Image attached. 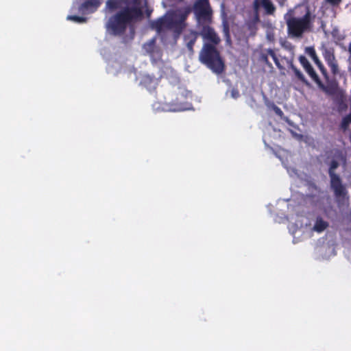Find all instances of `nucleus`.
I'll return each mask as SVG.
<instances>
[{
    "label": "nucleus",
    "instance_id": "cd10ccee",
    "mask_svg": "<svg viewBox=\"0 0 351 351\" xmlns=\"http://www.w3.org/2000/svg\"><path fill=\"white\" fill-rule=\"evenodd\" d=\"M340 89L335 87H328L324 88L325 92L328 95L333 97Z\"/></svg>",
    "mask_w": 351,
    "mask_h": 351
},
{
    "label": "nucleus",
    "instance_id": "f704fd0d",
    "mask_svg": "<svg viewBox=\"0 0 351 351\" xmlns=\"http://www.w3.org/2000/svg\"><path fill=\"white\" fill-rule=\"evenodd\" d=\"M184 110H191V108H185Z\"/></svg>",
    "mask_w": 351,
    "mask_h": 351
},
{
    "label": "nucleus",
    "instance_id": "4be33fe9",
    "mask_svg": "<svg viewBox=\"0 0 351 351\" xmlns=\"http://www.w3.org/2000/svg\"><path fill=\"white\" fill-rule=\"evenodd\" d=\"M268 53L267 51V49L263 50L260 55V60L265 63L267 66L269 67H272L271 63L269 61L268 59Z\"/></svg>",
    "mask_w": 351,
    "mask_h": 351
},
{
    "label": "nucleus",
    "instance_id": "f03ea898",
    "mask_svg": "<svg viewBox=\"0 0 351 351\" xmlns=\"http://www.w3.org/2000/svg\"><path fill=\"white\" fill-rule=\"evenodd\" d=\"M199 60L217 74H221L224 71V62L215 45L210 43H204L199 52Z\"/></svg>",
    "mask_w": 351,
    "mask_h": 351
},
{
    "label": "nucleus",
    "instance_id": "b1692460",
    "mask_svg": "<svg viewBox=\"0 0 351 351\" xmlns=\"http://www.w3.org/2000/svg\"><path fill=\"white\" fill-rule=\"evenodd\" d=\"M66 19L77 23H82L86 21V18L76 15H69L67 16Z\"/></svg>",
    "mask_w": 351,
    "mask_h": 351
},
{
    "label": "nucleus",
    "instance_id": "6ab92c4d",
    "mask_svg": "<svg viewBox=\"0 0 351 351\" xmlns=\"http://www.w3.org/2000/svg\"><path fill=\"white\" fill-rule=\"evenodd\" d=\"M300 64L302 66L306 72L311 70L313 66L304 56H300L298 58Z\"/></svg>",
    "mask_w": 351,
    "mask_h": 351
},
{
    "label": "nucleus",
    "instance_id": "2f4dec72",
    "mask_svg": "<svg viewBox=\"0 0 351 351\" xmlns=\"http://www.w3.org/2000/svg\"><path fill=\"white\" fill-rule=\"evenodd\" d=\"M348 51L351 56V41H350V43L349 44V46H348Z\"/></svg>",
    "mask_w": 351,
    "mask_h": 351
},
{
    "label": "nucleus",
    "instance_id": "a878e982",
    "mask_svg": "<svg viewBox=\"0 0 351 351\" xmlns=\"http://www.w3.org/2000/svg\"><path fill=\"white\" fill-rule=\"evenodd\" d=\"M291 69L293 71L295 75L299 80H300L301 82H306L304 75L299 69H298L293 65H292Z\"/></svg>",
    "mask_w": 351,
    "mask_h": 351
},
{
    "label": "nucleus",
    "instance_id": "9b49d317",
    "mask_svg": "<svg viewBox=\"0 0 351 351\" xmlns=\"http://www.w3.org/2000/svg\"><path fill=\"white\" fill-rule=\"evenodd\" d=\"M253 6L256 10H258L260 8H263L265 13L268 15L274 14L276 11V7L271 0H254Z\"/></svg>",
    "mask_w": 351,
    "mask_h": 351
},
{
    "label": "nucleus",
    "instance_id": "412c9836",
    "mask_svg": "<svg viewBox=\"0 0 351 351\" xmlns=\"http://www.w3.org/2000/svg\"><path fill=\"white\" fill-rule=\"evenodd\" d=\"M223 34L226 38V40L227 43H230L231 38H230V27L228 22L224 21L223 23Z\"/></svg>",
    "mask_w": 351,
    "mask_h": 351
},
{
    "label": "nucleus",
    "instance_id": "ddd939ff",
    "mask_svg": "<svg viewBox=\"0 0 351 351\" xmlns=\"http://www.w3.org/2000/svg\"><path fill=\"white\" fill-rule=\"evenodd\" d=\"M198 36V32L195 31H191L190 32L186 34L184 36V40L186 43V47L191 53H193V46Z\"/></svg>",
    "mask_w": 351,
    "mask_h": 351
},
{
    "label": "nucleus",
    "instance_id": "473e14b6",
    "mask_svg": "<svg viewBox=\"0 0 351 351\" xmlns=\"http://www.w3.org/2000/svg\"><path fill=\"white\" fill-rule=\"evenodd\" d=\"M273 110H276L280 109L277 106H274Z\"/></svg>",
    "mask_w": 351,
    "mask_h": 351
},
{
    "label": "nucleus",
    "instance_id": "4468645a",
    "mask_svg": "<svg viewBox=\"0 0 351 351\" xmlns=\"http://www.w3.org/2000/svg\"><path fill=\"white\" fill-rule=\"evenodd\" d=\"M334 102L339 106V110H347L348 98L345 93L342 90H339L338 93L332 97Z\"/></svg>",
    "mask_w": 351,
    "mask_h": 351
},
{
    "label": "nucleus",
    "instance_id": "aec40b11",
    "mask_svg": "<svg viewBox=\"0 0 351 351\" xmlns=\"http://www.w3.org/2000/svg\"><path fill=\"white\" fill-rule=\"evenodd\" d=\"M122 4L119 0H108L106 7L111 11L115 10L121 7Z\"/></svg>",
    "mask_w": 351,
    "mask_h": 351
},
{
    "label": "nucleus",
    "instance_id": "393cba45",
    "mask_svg": "<svg viewBox=\"0 0 351 351\" xmlns=\"http://www.w3.org/2000/svg\"><path fill=\"white\" fill-rule=\"evenodd\" d=\"M308 73V75L311 77V78L315 82L317 83V84L319 85H321L322 84V82L319 77V76L317 75V74L316 73V72L315 71V70L313 69V68H312L311 70H309L308 71L306 72Z\"/></svg>",
    "mask_w": 351,
    "mask_h": 351
},
{
    "label": "nucleus",
    "instance_id": "f257e3e1",
    "mask_svg": "<svg viewBox=\"0 0 351 351\" xmlns=\"http://www.w3.org/2000/svg\"><path fill=\"white\" fill-rule=\"evenodd\" d=\"M124 8L111 15L105 24L107 33L114 36H123L128 27L134 34V23L143 16L141 0H119Z\"/></svg>",
    "mask_w": 351,
    "mask_h": 351
},
{
    "label": "nucleus",
    "instance_id": "c9c22d12",
    "mask_svg": "<svg viewBox=\"0 0 351 351\" xmlns=\"http://www.w3.org/2000/svg\"><path fill=\"white\" fill-rule=\"evenodd\" d=\"M184 0H178V1L180 2H182Z\"/></svg>",
    "mask_w": 351,
    "mask_h": 351
},
{
    "label": "nucleus",
    "instance_id": "f8f14e48",
    "mask_svg": "<svg viewBox=\"0 0 351 351\" xmlns=\"http://www.w3.org/2000/svg\"><path fill=\"white\" fill-rule=\"evenodd\" d=\"M186 24H183L178 20L168 16H167V29L173 30L175 33L180 34L186 27Z\"/></svg>",
    "mask_w": 351,
    "mask_h": 351
},
{
    "label": "nucleus",
    "instance_id": "39448f33",
    "mask_svg": "<svg viewBox=\"0 0 351 351\" xmlns=\"http://www.w3.org/2000/svg\"><path fill=\"white\" fill-rule=\"evenodd\" d=\"M198 23H210L212 10L208 0H196L192 8Z\"/></svg>",
    "mask_w": 351,
    "mask_h": 351
},
{
    "label": "nucleus",
    "instance_id": "1a4fd4ad",
    "mask_svg": "<svg viewBox=\"0 0 351 351\" xmlns=\"http://www.w3.org/2000/svg\"><path fill=\"white\" fill-rule=\"evenodd\" d=\"M191 12V6L187 5L184 8L177 9L176 10L171 13L169 16L173 18L176 20L179 21L183 24H186L185 21Z\"/></svg>",
    "mask_w": 351,
    "mask_h": 351
},
{
    "label": "nucleus",
    "instance_id": "a211bd4d",
    "mask_svg": "<svg viewBox=\"0 0 351 351\" xmlns=\"http://www.w3.org/2000/svg\"><path fill=\"white\" fill-rule=\"evenodd\" d=\"M267 51L268 53V56H271V58L273 59L276 66L280 69H282V66L280 63V60L277 56V54H276L275 50L272 49H267Z\"/></svg>",
    "mask_w": 351,
    "mask_h": 351
},
{
    "label": "nucleus",
    "instance_id": "5701e85b",
    "mask_svg": "<svg viewBox=\"0 0 351 351\" xmlns=\"http://www.w3.org/2000/svg\"><path fill=\"white\" fill-rule=\"evenodd\" d=\"M350 124H351V111L349 114L343 119L341 123V128L345 131L348 128Z\"/></svg>",
    "mask_w": 351,
    "mask_h": 351
},
{
    "label": "nucleus",
    "instance_id": "423d86ee",
    "mask_svg": "<svg viewBox=\"0 0 351 351\" xmlns=\"http://www.w3.org/2000/svg\"><path fill=\"white\" fill-rule=\"evenodd\" d=\"M322 56L323 58L328 64V66L330 68L331 73L336 75L339 73V65L337 63V60H336L335 56V50L333 48H328L326 47H323L322 48Z\"/></svg>",
    "mask_w": 351,
    "mask_h": 351
},
{
    "label": "nucleus",
    "instance_id": "20e7f679",
    "mask_svg": "<svg viewBox=\"0 0 351 351\" xmlns=\"http://www.w3.org/2000/svg\"><path fill=\"white\" fill-rule=\"evenodd\" d=\"M339 166L338 161L332 160L330 163L328 175L330 177V187L332 189L335 196L339 198H344L348 193L346 186L342 184L340 176L335 173V169Z\"/></svg>",
    "mask_w": 351,
    "mask_h": 351
},
{
    "label": "nucleus",
    "instance_id": "9d476101",
    "mask_svg": "<svg viewBox=\"0 0 351 351\" xmlns=\"http://www.w3.org/2000/svg\"><path fill=\"white\" fill-rule=\"evenodd\" d=\"M101 3V0H86L79 7V12L88 14L95 12Z\"/></svg>",
    "mask_w": 351,
    "mask_h": 351
},
{
    "label": "nucleus",
    "instance_id": "f3484780",
    "mask_svg": "<svg viewBox=\"0 0 351 351\" xmlns=\"http://www.w3.org/2000/svg\"><path fill=\"white\" fill-rule=\"evenodd\" d=\"M305 53L312 58L315 64L319 62L320 60L319 59L315 49L313 47H307L305 48Z\"/></svg>",
    "mask_w": 351,
    "mask_h": 351
},
{
    "label": "nucleus",
    "instance_id": "72a5a7b5",
    "mask_svg": "<svg viewBox=\"0 0 351 351\" xmlns=\"http://www.w3.org/2000/svg\"><path fill=\"white\" fill-rule=\"evenodd\" d=\"M286 121H287V123H289V124H291V123H290V122H289V121L288 120V119H287V118L286 119Z\"/></svg>",
    "mask_w": 351,
    "mask_h": 351
},
{
    "label": "nucleus",
    "instance_id": "0eeeda50",
    "mask_svg": "<svg viewBox=\"0 0 351 351\" xmlns=\"http://www.w3.org/2000/svg\"><path fill=\"white\" fill-rule=\"evenodd\" d=\"M202 25V29L198 32L199 36L200 35L204 40L209 42L213 45H217L220 43V38L215 32V29L210 27L208 23H200Z\"/></svg>",
    "mask_w": 351,
    "mask_h": 351
},
{
    "label": "nucleus",
    "instance_id": "7ed1b4c3",
    "mask_svg": "<svg viewBox=\"0 0 351 351\" xmlns=\"http://www.w3.org/2000/svg\"><path fill=\"white\" fill-rule=\"evenodd\" d=\"M288 34L292 38H300L311 27V15L307 11L302 17L290 16L286 19Z\"/></svg>",
    "mask_w": 351,
    "mask_h": 351
},
{
    "label": "nucleus",
    "instance_id": "c756f323",
    "mask_svg": "<svg viewBox=\"0 0 351 351\" xmlns=\"http://www.w3.org/2000/svg\"><path fill=\"white\" fill-rule=\"evenodd\" d=\"M326 1L332 5H337L341 3V0H326Z\"/></svg>",
    "mask_w": 351,
    "mask_h": 351
},
{
    "label": "nucleus",
    "instance_id": "bb28decb",
    "mask_svg": "<svg viewBox=\"0 0 351 351\" xmlns=\"http://www.w3.org/2000/svg\"><path fill=\"white\" fill-rule=\"evenodd\" d=\"M315 64L318 67V69L320 71V72L322 74V75L326 79H328V72H327L326 69L324 67V64H322V62L321 61H319V62L316 63Z\"/></svg>",
    "mask_w": 351,
    "mask_h": 351
},
{
    "label": "nucleus",
    "instance_id": "2eb2a0df",
    "mask_svg": "<svg viewBox=\"0 0 351 351\" xmlns=\"http://www.w3.org/2000/svg\"><path fill=\"white\" fill-rule=\"evenodd\" d=\"M151 27L155 29L158 33H160L167 29V16L161 17L156 21L151 22Z\"/></svg>",
    "mask_w": 351,
    "mask_h": 351
},
{
    "label": "nucleus",
    "instance_id": "c85d7f7f",
    "mask_svg": "<svg viewBox=\"0 0 351 351\" xmlns=\"http://www.w3.org/2000/svg\"><path fill=\"white\" fill-rule=\"evenodd\" d=\"M231 95L233 98L237 99L239 97V92L237 89L233 88L231 90Z\"/></svg>",
    "mask_w": 351,
    "mask_h": 351
},
{
    "label": "nucleus",
    "instance_id": "6e6552de",
    "mask_svg": "<svg viewBox=\"0 0 351 351\" xmlns=\"http://www.w3.org/2000/svg\"><path fill=\"white\" fill-rule=\"evenodd\" d=\"M143 48L154 62H156L157 58L159 59L161 57V51L156 46V38H154L144 43Z\"/></svg>",
    "mask_w": 351,
    "mask_h": 351
},
{
    "label": "nucleus",
    "instance_id": "7c9ffc66",
    "mask_svg": "<svg viewBox=\"0 0 351 351\" xmlns=\"http://www.w3.org/2000/svg\"><path fill=\"white\" fill-rule=\"evenodd\" d=\"M276 112V114L279 116H282V114H283V111H281V110H279V111H275Z\"/></svg>",
    "mask_w": 351,
    "mask_h": 351
},
{
    "label": "nucleus",
    "instance_id": "dca6fc26",
    "mask_svg": "<svg viewBox=\"0 0 351 351\" xmlns=\"http://www.w3.org/2000/svg\"><path fill=\"white\" fill-rule=\"evenodd\" d=\"M328 226V222L322 218H317L313 227V230L317 232H323Z\"/></svg>",
    "mask_w": 351,
    "mask_h": 351
}]
</instances>
